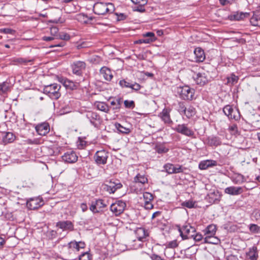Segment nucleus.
Returning a JSON list of instances; mask_svg holds the SVG:
<instances>
[{
    "label": "nucleus",
    "mask_w": 260,
    "mask_h": 260,
    "mask_svg": "<svg viewBox=\"0 0 260 260\" xmlns=\"http://www.w3.org/2000/svg\"><path fill=\"white\" fill-rule=\"evenodd\" d=\"M93 10L95 14L100 15L112 13L115 8L113 4L111 3L96 2L93 5Z\"/></svg>",
    "instance_id": "obj_1"
},
{
    "label": "nucleus",
    "mask_w": 260,
    "mask_h": 260,
    "mask_svg": "<svg viewBox=\"0 0 260 260\" xmlns=\"http://www.w3.org/2000/svg\"><path fill=\"white\" fill-rule=\"evenodd\" d=\"M60 85L57 83L50 84L44 87V92L52 99L56 100L60 96Z\"/></svg>",
    "instance_id": "obj_2"
},
{
    "label": "nucleus",
    "mask_w": 260,
    "mask_h": 260,
    "mask_svg": "<svg viewBox=\"0 0 260 260\" xmlns=\"http://www.w3.org/2000/svg\"><path fill=\"white\" fill-rule=\"evenodd\" d=\"M177 92L180 98L184 100H191L194 94L193 89L188 86H180L177 88Z\"/></svg>",
    "instance_id": "obj_3"
},
{
    "label": "nucleus",
    "mask_w": 260,
    "mask_h": 260,
    "mask_svg": "<svg viewBox=\"0 0 260 260\" xmlns=\"http://www.w3.org/2000/svg\"><path fill=\"white\" fill-rule=\"evenodd\" d=\"M180 235L182 239H187L191 238L192 234L196 233V229L188 224H185L182 227L178 229Z\"/></svg>",
    "instance_id": "obj_4"
},
{
    "label": "nucleus",
    "mask_w": 260,
    "mask_h": 260,
    "mask_svg": "<svg viewBox=\"0 0 260 260\" xmlns=\"http://www.w3.org/2000/svg\"><path fill=\"white\" fill-rule=\"evenodd\" d=\"M122 185L119 180L110 181L108 184L103 185V188L109 193H113L116 190L122 187Z\"/></svg>",
    "instance_id": "obj_5"
},
{
    "label": "nucleus",
    "mask_w": 260,
    "mask_h": 260,
    "mask_svg": "<svg viewBox=\"0 0 260 260\" xmlns=\"http://www.w3.org/2000/svg\"><path fill=\"white\" fill-rule=\"evenodd\" d=\"M108 152L104 149L97 151L94 155V159L98 165H105L108 158Z\"/></svg>",
    "instance_id": "obj_6"
},
{
    "label": "nucleus",
    "mask_w": 260,
    "mask_h": 260,
    "mask_svg": "<svg viewBox=\"0 0 260 260\" xmlns=\"http://www.w3.org/2000/svg\"><path fill=\"white\" fill-rule=\"evenodd\" d=\"M86 64L85 62L82 61H74L71 64L72 72L74 74L79 76L82 75L83 71L85 70Z\"/></svg>",
    "instance_id": "obj_7"
},
{
    "label": "nucleus",
    "mask_w": 260,
    "mask_h": 260,
    "mask_svg": "<svg viewBox=\"0 0 260 260\" xmlns=\"http://www.w3.org/2000/svg\"><path fill=\"white\" fill-rule=\"evenodd\" d=\"M126 207V204L124 202L119 200L113 203L110 206L111 211L116 215L121 214Z\"/></svg>",
    "instance_id": "obj_8"
},
{
    "label": "nucleus",
    "mask_w": 260,
    "mask_h": 260,
    "mask_svg": "<svg viewBox=\"0 0 260 260\" xmlns=\"http://www.w3.org/2000/svg\"><path fill=\"white\" fill-rule=\"evenodd\" d=\"M174 130L177 133L187 137H192L194 134L192 129L188 127L187 124L185 123L178 124Z\"/></svg>",
    "instance_id": "obj_9"
},
{
    "label": "nucleus",
    "mask_w": 260,
    "mask_h": 260,
    "mask_svg": "<svg viewBox=\"0 0 260 260\" xmlns=\"http://www.w3.org/2000/svg\"><path fill=\"white\" fill-rule=\"evenodd\" d=\"M86 117L89 120L91 124L95 127H98L101 122L100 115L96 112L93 111H87L86 113Z\"/></svg>",
    "instance_id": "obj_10"
},
{
    "label": "nucleus",
    "mask_w": 260,
    "mask_h": 260,
    "mask_svg": "<svg viewBox=\"0 0 260 260\" xmlns=\"http://www.w3.org/2000/svg\"><path fill=\"white\" fill-rule=\"evenodd\" d=\"M224 113L229 119L238 120L239 119V113L238 110L234 109L231 106L226 105L223 109Z\"/></svg>",
    "instance_id": "obj_11"
},
{
    "label": "nucleus",
    "mask_w": 260,
    "mask_h": 260,
    "mask_svg": "<svg viewBox=\"0 0 260 260\" xmlns=\"http://www.w3.org/2000/svg\"><path fill=\"white\" fill-rule=\"evenodd\" d=\"M193 78L196 83L200 86H203L209 81V78L205 73H198L195 74Z\"/></svg>",
    "instance_id": "obj_12"
},
{
    "label": "nucleus",
    "mask_w": 260,
    "mask_h": 260,
    "mask_svg": "<svg viewBox=\"0 0 260 260\" xmlns=\"http://www.w3.org/2000/svg\"><path fill=\"white\" fill-rule=\"evenodd\" d=\"M62 159L67 163H74L77 160L78 157L75 152L70 150L64 153L62 156Z\"/></svg>",
    "instance_id": "obj_13"
},
{
    "label": "nucleus",
    "mask_w": 260,
    "mask_h": 260,
    "mask_svg": "<svg viewBox=\"0 0 260 260\" xmlns=\"http://www.w3.org/2000/svg\"><path fill=\"white\" fill-rule=\"evenodd\" d=\"M164 169L169 174L179 173L182 172L183 169L180 165L174 166L172 164H167L164 166Z\"/></svg>",
    "instance_id": "obj_14"
},
{
    "label": "nucleus",
    "mask_w": 260,
    "mask_h": 260,
    "mask_svg": "<svg viewBox=\"0 0 260 260\" xmlns=\"http://www.w3.org/2000/svg\"><path fill=\"white\" fill-rule=\"evenodd\" d=\"M43 205V201L38 198L31 199L27 202L26 205L30 210H35Z\"/></svg>",
    "instance_id": "obj_15"
},
{
    "label": "nucleus",
    "mask_w": 260,
    "mask_h": 260,
    "mask_svg": "<svg viewBox=\"0 0 260 260\" xmlns=\"http://www.w3.org/2000/svg\"><path fill=\"white\" fill-rule=\"evenodd\" d=\"M243 192V187L241 186H230L225 188V193L232 195L238 196L241 194Z\"/></svg>",
    "instance_id": "obj_16"
},
{
    "label": "nucleus",
    "mask_w": 260,
    "mask_h": 260,
    "mask_svg": "<svg viewBox=\"0 0 260 260\" xmlns=\"http://www.w3.org/2000/svg\"><path fill=\"white\" fill-rule=\"evenodd\" d=\"M36 130L39 135L45 136L50 131L49 125L47 123H43L37 125Z\"/></svg>",
    "instance_id": "obj_17"
},
{
    "label": "nucleus",
    "mask_w": 260,
    "mask_h": 260,
    "mask_svg": "<svg viewBox=\"0 0 260 260\" xmlns=\"http://www.w3.org/2000/svg\"><path fill=\"white\" fill-rule=\"evenodd\" d=\"M221 194L217 190H214L208 194L207 196V200L210 203H214L216 202H219L220 200Z\"/></svg>",
    "instance_id": "obj_18"
},
{
    "label": "nucleus",
    "mask_w": 260,
    "mask_h": 260,
    "mask_svg": "<svg viewBox=\"0 0 260 260\" xmlns=\"http://www.w3.org/2000/svg\"><path fill=\"white\" fill-rule=\"evenodd\" d=\"M217 161L212 159H207L201 161L199 164V168L200 170H206L210 167L217 166Z\"/></svg>",
    "instance_id": "obj_19"
},
{
    "label": "nucleus",
    "mask_w": 260,
    "mask_h": 260,
    "mask_svg": "<svg viewBox=\"0 0 260 260\" xmlns=\"http://www.w3.org/2000/svg\"><path fill=\"white\" fill-rule=\"evenodd\" d=\"M132 3L136 5L134 10L135 11L144 12L145 10L144 6L147 4V0H131Z\"/></svg>",
    "instance_id": "obj_20"
},
{
    "label": "nucleus",
    "mask_w": 260,
    "mask_h": 260,
    "mask_svg": "<svg viewBox=\"0 0 260 260\" xmlns=\"http://www.w3.org/2000/svg\"><path fill=\"white\" fill-rule=\"evenodd\" d=\"M170 110L168 109H164L161 113L159 114V116L161 119L166 124H171L173 123L170 115Z\"/></svg>",
    "instance_id": "obj_21"
},
{
    "label": "nucleus",
    "mask_w": 260,
    "mask_h": 260,
    "mask_svg": "<svg viewBox=\"0 0 260 260\" xmlns=\"http://www.w3.org/2000/svg\"><path fill=\"white\" fill-rule=\"evenodd\" d=\"M249 16V13L236 12L229 16V18L231 20L239 21L243 20L245 18L248 17Z\"/></svg>",
    "instance_id": "obj_22"
},
{
    "label": "nucleus",
    "mask_w": 260,
    "mask_h": 260,
    "mask_svg": "<svg viewBox=\"0 0 260 260\" xmlns=\"http://www.w3.org/2000/svg\"><path fill=\"white\" fill-rule=\"evenodd\" d=\"M100 74L102 75L104 79L107 81H111L113 77L111 70L106 67H103L101 69Z\"/></svg>",
    "instance_id": "obj_23"
},
{
    "label": "nucleus",
    "mask_w": 260,
    "mask_h": 260,
    "mask_svg": "<svg viewBox=\"0 0 260 260\" xmlns=\"http://www.w3.org/2000/svg\"><path fill=\"white\" fill-rule=\"evenodd\" d=\"M135 233L137 236V239L142 241L149 236L148 231L142 227L136 228L135 230Z\"/></svg>",
    "instance_id": "obj_24"
},
{
    "label": "nucleus",
    "mask_w": 260,
    "mask_h": 260,
    "mask_svg": "<svg viewBox=\"0 0 260 260\" xmlns=\"http://www.w3.org/2000/svg\"><path fill=\"white\" fill-rule=\"evenodd\" d=\"M56 226L62 230L73 231L74 230L73 224L69 220L59 221L56 223Z\"/></svg>",
    "instance_id": "obj_25"
},
{
    "label": "nucleus",
    "mask_w": 260,
    "mask_h": 260,
    "mask_svg": "<svg viewBox=\"0 0 260 260\" xmlns=\"http://www.w3.org/2000/svg\"><path fill=\"white\" fill-rule=\"evenodd\" d=\"M194 54L196 62H203L205 60V54L204 50L201 48H196L194 50Z\"/></svg>",
    "instance_id": "obj_26"
},
{
    "label": "nucleus",
    "mask_w": 260,
    "mask_h": 260,
    "mask_svg": "<svg viewBox=\"0 0 260 260\" xmlns=\"http://www.w3.org/2000/svg\"><path fill=\"white\" fill-rule=\"evenodd\" d=\"M127 245L131 249H138L142 247L143 245V241L138 239L131 240L128 241Z\"/></svg>",
    "instance_id": "obj_27"
},
{
    "label": "nucleus",
    "mask_w": 260,
    "mask_h": 260,
    "mask_svg": "<svg viewBox=\"0 0 260 260\" xmlns=\"http://www.w3.org/2000/svg\"><path fill=\"white\" fill-rule=\"evenodd\" d=\"M2 141L4 144L12 143L15 138L14 135L10 132H5L2 134Z\"/></svg>",
    "instance_id": "obj_28"
},
{
    "label": "nucleus",
    "mask_w": 260,
    "mask_h": 260,
    "mask_svg": "<svg viewBox=\"0 0 260 260\" xmlns=\"http://www.w3.org/2000/svg\"><path fill=\"white\" fill-rule=\"evenodd\" d=\"M231 179L234 183L236 184H241L246 181L245 177L239 173H235L231 177Z\"/></svg>",
    "instance_id": "obj_29"
},
{
    "label": "nucleus",
    "mask_w": 260,
    "mask_h": 260,
    "mask_svg": "<svg viewBox=\"0 0 260 260\" xmlns=\"http://www.w3.org/2000/svg\"><path fill=\"white\" fill-rule=\"evenodd\" d=\"M94 106L98 110L108 113L110 111V107L105 102L97 101L95 102Z\"/></svg>",
    "instance_id": "obj_30"
},
{
    "label": "nucleus",
    "mask_w": 260,
    "mask_h": 260,
    "mask_svg": "<svg viewBox=\"0 0 260 260\" xmlns=\"http://www.w3.org/2000/svg\"><path fill=\"white\" fill-rule=\"evenodd\" d=\"M247 256L250 260H256L258 257L257 247L253 246L249 248V251L247 252Z\"/></svg>",
    "instance_id": "obj_31"
},
{
    "label": "nucleus",
    "mask_w": 260,
    "mask_h": 260,
    "mask_svg": "<svg viewBox=\"0 0 260 260\" xmlns=\"http://www.w3.org/2000/svg\"><path fill=\"white\" fill-rule=\"evenodd\" d=\"M207 142L208 145L211 146H217L221 143L220 139L216 136H211L208 138Z\"/></svg>",
    "instance_id": "obj_32"
},
{
    "label": "nucleus",
    "mask_w": 260,
    "mask_h": 260,
    "mask_svg": "<svg viewBox=\"0 0 260 260\" xmlns=\"http://www.w3.org/2000/svg\"><path fill=\"white\" fill-rule=\"evenodd\" d=\"M216 232V226L214 224L209 225L204 231L205 235L208 236H215Z\"/></svg>",
    "instance_id": "obj_33"
},
{
    "label": "nucleus",
    "mask_w": 260,
    "mask_h": 260,
    "mask_svg": "<svg viewBox=\"0 0 260 260\" xmlns=\"http://www.w3.org/2000/svg\"><path fill=\"white\" fill-rule=\"evenodd\" d=\"M204 243H209L212 244H218L220 243V240L214 236H205L204 239Z\"/></svg>",
    "instance_id": "obj_34"
},
{
    "label": "nucleus",
    "mask_w": 260,
    "mask_h": 260,
    "mask_svg": "<svg viewBox=\"0 0 260 260\" xmlns=\"http://www.w3.org/2000/svg\"><path fill=\"white\" fill-rule=\"evenodd\" d=\"M32 60H28L25 58L19 57L13 58L11 62L13 65L26 64L27 62H31Z\"/></svg>",
    "instance_id": "obj_35"
},
{
    "label": "nucleus",
    "mask_w": 260,
    "mask_h": 260,
    "mask_svg": "<svg viewBox=\"0 0 260 260\" xmlns=\"http://www.w3.org/2000/svg\"><path fill=\"white\" fill-rule=\"evenodd\" d=\"M11 88L10 84L7 81L0 84V94H3L10 91Z\"/></svg>",
    "instance_id": "obj_36"
},
{
    "label": "nucleus",
    "mask_w": 260,
    "mask_h": 260,
    "mask_svg": "<svg viewBox=\"0 0 260 260\" xmlns=\"http://www.w3.org/2000/svg\"><path fill=\"white\" fill-rule=\"evenodd\" d=\"M59 81L61 82L63 85L67 88L74 89L76 87V86L74 82L71 81L68 79H63L61 78L59 80Z\"/></svg>",
    "instance_id": "obj_37"
},
{
    "label": "nucleus",
    "mask_w": 260,
    "mask_h": 260,
    "mask_svg": "<svg viewBox=\"0 0 260 260\" xmlns=\"http://www.w3.org/2000/svg\"><path fill=\"white\" fill-rule=\"evenodd\" d=\"M134 182L136 183L144 184L148 182V179L145 175L138 174L134 179Z\"/></svg>",
    "instance_id": "obj_38"
},
{
    "label": "nucleus",
    "mask_w": 260,
    "mask_h": 260,
    "mask_svg": "<svg viewBox=\"0 0 260 260\" xmlns=\"http://www.w3.org/2000/svg\"><path fill=\"white\" fill-rule=\"evenodd\" d=\"M121 103L122 99L120 98H115L110 102L111 105L113 106V110L116 111L120 109Z\"/></svg>",
    "instance_id": "obj_39"
},
{
    "label": "nucleus",
    "mask_w": 260,
    "mask_h": 260,
    "mask_svg": "<svg viewBox=\"0 0 260 260\" xmlns=\"http://www.w3.org/2000/svg\"><path fill=\"white\" fill-rule=\"evenodd\" d=\"M250 22L252 25L260 27V14L254 13Z\"/></svg>",
    "instance_id": "obj_40"
},
{
    "label": "nucleus",
    "mask_w": 260,
    "mask_h": 260,
    "mask_svg": "<svg viewBox=\"0 0 260 260\" xmlns=\"http://www.w3.org/2000/svg\"><path fill=\"white\" fill-rule=\"evenodd\" d=\"M75 18L78 21L82 23H87L91 19L89 18L86 15L83 13L77 14Z\"/></svg>",
    "instance_id": "obj_41"
},
{
    "label": "nucleus",
    "mask_w": 260,
    "mask_h": 260,
    "mask_svg": "<svg viewBox=\"0 0 260 260\" xmlns=\"http://www.w3.org/2000/svg\"><path fill=\"white\" fill-rule=\"evenodd\" d=\"M154 149L159 154L166 153L169 151V148L165 147L162 144H156Z\"/></svg>",
    "instance_id": "obj_42"
},
{
    "label": "nucleus",
    "mask_w": 260,
    "mask_h": 260,
    "mask_svg": "<svg viewBox=\"0 0 260 260\" xmlns=\"http://www.w3.org/2000/svg\"><path fill=\"white\" fill-rule=\"evenodd\" d=\"M196 114V109L191 106H188L185 111V112L184 113V115L188 118H190L195 115Z\"/></svg>",
    "instance_id": "obj_43"
},
{
    "label": "nucleus",
    "mask_w": 260,
    "mask_h": 260,
    "mask_svg": "<svg viewBox=\"0 0 260 260\" xmlns=\"http://www.w3.org/2000/svg\"><path fill=\"white\" fill-rule=\"evenodd\" d=\"M227 79V84H230L231 85H234L237 83L239 77L237 76L232 74L230 76L226 78Z\"/></svg>",
    "instance_id": "obj_44"
},
{
    "label": "nucleus",
    "mask_w": 260,
    "mask_h": 260,
    "mask_svg": "<svg viewBox=\"0 0 260 260\" xmlns=\"http://www.w3.org/2000/svg\"><path fill=\"white\" fill-rule=\"evenodd\" d=\"M249 230L252 234L260 233V226L256 224L251 223L249 225Z\"/></svg>",
    "instance_id": "obj_45"
},
{
    "label": "nucleus",
    "mask_w": 260,
    "mask_h": 260,
    "mask_svg": "<svg viewBox=\"0 0 260 260\" xmlns=\"http://www.w3.org/2000/svg\"><path fill=\"white\" fill-rule=\"evenodd\" d=\"M196 204V202L192 200H188L182 202L181 205L188 208H192L195 207Z\"/></svg>",
    "instance_id": "obj_46"
},
{
    "label": "nucleus",
    "mask_w": 260,
    "mask_h": 260,
    "mask_svg": "<svg viewBox=\"0 0 260 260\" xmlns=\"http://www.w3.org/2000/svg\"><path fill=\"white\" fill-rule=\"evenodd\" d=\"M68 247L69 249L72 250H76L77 251L80 250L77 242L74 241L69 242L68 244Z\"/></svg>",
    "instance_id": "obj_47"
},
{
    "label": "nucleus",
    "mask_w": 260,
    "mask_h": 260,
    "mask_svg": "<svg viewBox=\"0 0 260 260\" xmlns=\"http://www.w3.org/2000/svg\"><path fill=\"white\" fill-rule=\"evenodd\" d=\"M116 128L121 133L127 134L131 132V130L122 126L120 124L117 123L116 124Z\"/></svg>",
    "instance_id": "obj_48"
},
{
    "label": "nucleus",
    "mask_w": 260,
    "mask_h": 260,
    "mask_svg": "<svg viewBox=\"0 0 260 260\" xmlns=\"http://www.w3.org/2000/svg\"><path fill=\"white\" fill-rule=\"evenodd\" d=\"M95 205L98 208V210H100L105 207H106L107 205L105 204L104 201L102 199L96 200L95 201Z\"/></svg>",
    "instance_id": "obj_49"
},
{
    "label": "nucleus",
    "mask_w": 260,
    "mask_h": 260,
    "mask_svg": "<svg viewBox=\"0 0 260 260\" xmlns=\"http://www.w3.org/2000/svg\"><path fill=\"white\" fill-rule=\"evenodd\" d=\"M50 30L51 35L54 37V38L58 39L59 34H58V28L55 26H53L50 28Z\"/></svg>",
    "instance_id": "obj_50"
},
{
    "label": "nucleus",
    "mask_w": 260,
    "mask_h": 260,
    "mask_svg": "<svg viewBox=\"0 0 260 260\" xmlns=\"http://www.w3.org/2000/svg\"><path fill=\"white\" fill-rule=\"evenodd\" d=\"M57 232L54 230H48L46 233V236L49 239H53L57 236Z\"/></svg>",
    "instance_id": "obj_51"
},
{
    "label": "nucleus",
    "mask_w": 260,
    "mask_h": 260,
    "mask_svg": "<svg viewBox=\"0 0 260 260\" xmlns=\"http://www.w3.org/2000/svg\"><path fill=\"white\" fill-rule=\"evenodd\" d=\"M229 131L233 135H236L238 134V127L236 124H233L229 126Z\"/></svg>",
    "instance_id": "obj_52"
},
{
    "label": "nucleus",
    "mask_w": 260,
    "mask_h": 260,
    "mask_svg": "<svg viewBox=\"0 0 260 260\" xmlns=\"http://www.w3.org/2000/svg\"><path fill=\"white\" fill-rule=\"evenodd\" d=\"M91 258V255L88 252L83 253L79 257V260H90Z\"/></svg>",
    "instance_id": "obj_53"
},
{
    "label": "nucleus",
    "mask_w": 260,
    "mask_h": 260,
    "mask_svg": "<svg viewBox=\"0 0 260 260\" xmlns=\"http://www.w3.org/2000/svg\"><path fill=\"white\" fill-rule=\"evenodd\" d=\"M192 237H191V238H193V240L195 241H197V242H199L201 240H202L203 238V236L202 235V234H200V233H193L192 234Z\"/></svg>",
    "instance_id": "obj_54"
},
{
    "label": "nucleus",
    "mask_w": 260,
    "mask_h": 260,
    "mask_svg": "<svg viewBox=\"0 0 260 260\" xmlns=\"http://www.w3.org/2000/svg\"><path fill=\"white\" fill-rule=\"evenodd\" d=\"M143 198L144 201H152L153 197L151 193L145 192L143 193Z\"/></svg>",
    "instance_id": "obj_55"
},
{
    "label": "nucleus",
    "mask_w": 260,
    "mask_h": 260,
    "mask_svg": "<svg viewBox=\"0 0 260 260\" xmlns=\"http://www.w3.org/2000/svg\"><path fill=\"white\" fill-rule=\"evenodd\" d=\"M124 104L127 108H133L135 107V103L133 101L125 100L124 102Z\"/></svg>",
    "instance_id": "obj_56"
},
{
    "label": "nucleus",
    "mask_w": 260,
    "mask_h": 260,
    "mask_svg": "<svg viewBox=\"0 0 260 260\" xmlns=\"http://www.w3.org/2000/svg\"><path fill=\"white\" fill-rule=\"evenodd\" d=\"M177 246H178V244H177V241L173 240V241L168 242L167 244L166 248H174L177 247Z\"/></svg>",
    "instance_id": "obj_57"
},
{
    "label": "nucleus",
    "mask_w": 260,
    "mask_h": 260,
    "mask_svg": "<svg viewBox=\"0 0 260 260\" xmlns=\"http://www.w3.org/2000/svg\"><path fill=\"white\" fill-rule=\"evenodd\" d=\"M58 38L63 40H69L70 39V36L67 33H61L59 34Z\"/></svg>",
    "instance_id": "obj_58"
},
{
    "label": "nucleus",
    "mask_w": 260,
    "mask_h": 260,
    "mask_svg": "<svg viewBox=\"0 0 260 260\" xmlns=\"http://www.w3.org/2000/svg\"><path fill=\"white\" fill-rule=\"evenodd\" d=\"M152 201H144V207L146 209H151L153 207V205L151 203Z\"/></svg>",
    "instance_id": "obj_59"
},
{
    "label": "nucleus",
    "mask_w": 260,
    "mask_h": 260,
    "mask_svg": "<svg viewBox=\"0 0 260 260\" xmlns=\"http://www.w3.org/2000/svg\"><path fill=\"white\" fill-rule=\"evenodd\" d=\"M1 32L6 34H14L15 31L11 28H5L1 29Z\"/></svg>",
    "instance_id": "obj_60"
},
{
    "label": "nucleus",
    "mask_w": 260,
    "mask_h": 260,
    "mask_svg": "<svg viewBox=\"0 0 260 260\" xmlns=\"http://www.w3.org/2000/svg\"><path fill=\"white\" fill-rule=\"evenodd\" d=\"M119 84L122 87H130L131 84L124 80H122L119 81Z\"/></svg>",
    "instance_id": "obj_61"
},
{
    "label": "nucleus",
    "mask_w": 260,
    "mask_h": 260,
    "mask_svg": "<svg viewBox=\"0 0 260 260\" xmlns=\"http://www.w3.org/2000/svg\"><path fill=\"white\" fill-rule=\"evenodd\" d=\"M90 210L93 213H97L99 212V210L95 205V202H92L91 205L90 206Z\"/></svg>",
    "instance_id": "obj_62"
},
{
    "label": "nucleus",
    "mask_w": 260,
    "mask_h": 260,
    "mask_svg": "<svg viewBox=\"0 0 260 260\" xmlns=\"http://www.w3.org/2000/svg\"><path fill=\"white\" fill-rule=\"evenodd\" d=\"M150 257L151 260H165L159 255L154 253L150 255Z\"/></svg>",
    "instance_id": "obj_63"
},
{
    "label": "nucleus",
    "mask_w": 260,
    "mask_h": 260,
    "mask_svg": "<svg viewBox=\"0 0 260 260\" xmlns=\"http://www.w3.org/2000/svg\"><path fill=\"white\" fill-rule=\"evenodd\" d=\"M187 108L185 107L184 105L182 103L179 104L178 111L180 113H183L184 114L186 109Z\"/></svg>",
    "instance_id": "obj_64"
}]
</instances>
